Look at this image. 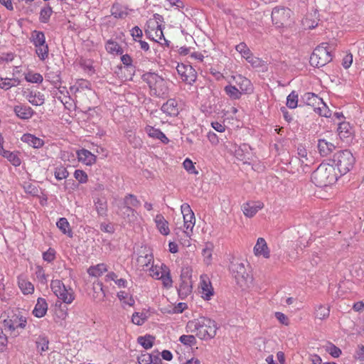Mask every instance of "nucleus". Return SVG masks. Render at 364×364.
I'll list each match as a JSON object with an SVG mask.
<instances>
[{"label":"nucleus","instance_id":"obj_42","mask_svg":"<svg viewBox=\"0 0 364 364\" xmlns=\"http://www.w3.org/2000/svg\"><path fill=\"white\" fill-rule=\"evenodd\" d=\"M53 13L50 6H46L43 8L40 12V21L42 23H47Z\"/></svg>","mask_w":364,"mask_h":364},{"label":"nucleus","instance_id":"obj_23","mask_svg":"<svg viewBox=\"0 0 364 364\" xmlns=\"http://www.w3.org/2000/svg\"><path fill=\"white\" fill-rule=\"evenodd\" d=\"M318 13L316 11H314V14H308L303 20V25L309 29L314 28L318 25Z\"/></svg>","mask_w":364,"mask_h":364},{"label":"nucleus","instance_id":"obj_8","mask_svg":"<svg viewBox=\"0 0 364 364\" xmlns=\"http://www.w3.org/2000/svg\"><path fill=\"white\" fill-rule=\"evenodd\" d=\"M26 318L22 316L14 315L11 318L4 319V326L10 331L12 336H17L20 334L19 329H24L26 325Z\"/></svg>","mask_w":364,"mask_h":364},{"label":"nucleus","instance_id":"obj_37","mask_svg":"<svg viewBox=\"0 0 364 364\" xmlns=\"http://www.w3.org/2000/svg\"><path fill=\"white\" fill-rule=\"evenodd\" d=\"M4 157L6 158L15 166H18L21 163L18 154L14 152L9 151L4 152Z\"/></svg>","mask_w":364,"mask_h":364},{"label":"nucleus","instance_id":"obj_12","mask_svg":"<svg viewBox=\"0 0 364 364\" xmlns=\"http://www.w3.org/2000/svg\"><path fill=\"white\" fill-rule=\"evenodd\" d=\"M263 204L262 203H247L243 205L242 210L244 214L249 218L253 217L259 210L262 209Z\"/></svg>","mask_w":364,"mask_h":364},{"label":"nucleus","instance_id":"obj_59","mask_svg":"<svg viewBox=\"0 0 364 364\" xmlns=\"http://www.w3.org/2000/svg\"><path fill=\"white\" fill-rule=\"evenodd\" d=\"M138 362L139 364H151L154 362V360L151 355L146 353L141 354L138 358Z\"/></svg>","mask_w":364,"mask_h":364},{"label":"nucleus","instance_id":"obj_48","mask_svg":"<svg viewBox=\"0 0 364 364\" xmlns=\"http://www.w3.org/2000/svg\"><path fill=\"white\" fill-rule=\"evenodd\" d=\"M236 50L238 51L243 58H246L250 53V48L245 43H240L235 47Z\"/></svg>","mask_w":364,"mask_h":364},{"label":"nucleus","instance_id":"obj_9","mask_svg":"<svg viewBox=\"0 0 364 364\" xmlns=\"http://www.w3.org/2000/svg\"><path fill=\"white\" fill-rule=\"evenodd\" d=\"M178 73L183 81L188 85H192L196 80L197 73L190 65L178 64L176 68Z\"/></svg>","mask_w":364,"mask_h":364},{"label":"nucleus","instance_id":"obj_50","mask_svg":"<svg viewBox=\"0 0 364 364\" xmlns=\"http://www.w3.org/2000/svg\"><path fill=\"white\" fill-rule=\"evenodd\" d=\"M159 279L162 280L163 284L164 285V287H171L172 279H171V277L170 276V273H169V271L168 269L165 272H162V274H160Z\"/></svg>","mask_w":364,"mask_h":364},{"label":"nucleus","instance_id":"obj_1","mask_svg":"<svg viewBox=\"0 0 364 364\" xmlns=\"http://www.w3.org/2000/svg\"><path fill=\"white\" fill-rule=\"evenodd\" d=\"M186 328L191 333H196L200 339L207 340L216 335L217 326L215 321L206 317L188 321Z\"/></svg>","mask_w":364,"mask_h":364},{"label":"nucleus","instance_id":"obj_49","mask_svg":"<svg viewBox=\"0 0 364 364\" xmlns=\"http://www.w3.org/2000/svg\"><path fill=\"white\" fill-rule=\"evenodd\" d=\"M48 340L46 337H39L36 341L37 348L41 352L48 349Z\"/></svg>","mask_w":364,"mask_h":364},{"label":"nucleus","instance_id":"obj_51","mask_svg":"<svg viewBox=\"0 0 364 364\" xmlns=\"http://www.w3.org/2000/svg\"><path fill=\"white\" fill-rule=\"evenodd\" d=\"M212 252H213V245L212 244H207L205 245V247L203 250V255L205 257V260L207 263H209V262L211 259L212 257Z\"/></svg>","mask_w":364,"mask_h":364},{"label":"nucleus","instance_id":"obj_40","mask_svg":"<svg viewBox=\"0 0 364 364\" xmlns=\"http://www.w3.org/2000/svg\"><path fill=\"white\" fill-rule=\"evenodd\" d=\"M298 95L295 91H292L287 97V106L290 109H294L297 107Z\"/></svg>","mask_w":364,"mask_h":364},{"label":"nucleus","instance_id":"obj_13","mask_svg":"<svg viewBox=\"0 0 364 364\" xmlns=\"http://www.w3.org/2000/svg\"><path fill=\"white\" fill-rule=\"evenodd\" d=\"M154 221L157 229L162 235H168L169 234L168 223L162 215H156Z\"/></svg>","mask_w":364,"mask_h":364},{"label":"nucleus","instance_id":"obj_17","mask_svg":"<svg viewBox=\"0 0 364 364\" xmlns=\"http://www.w3.org/2000/svg\"><path fill=\"white\" fill-rule=\"evenodd\" d=\"M16 115L23 119H30L33 114V110L28 106L19 105L14 107Z\"/></svg>","mask_w":364,"mask_h":364},{"label":"nucleus","instance_id":"obj_3","mask_svg":"<svg viewBox=\"0 0 364 364\" xmlns=\"http://www.w3.org/2000/svg\"><path fill=\"white\" fill-rule=\"evenodd\" d=\"M142 80L149 87L151 95L158 97H166L168 94V82L155 73H146Z\"/></svg>","mask_w":364,"mask_h":364},{"label":"nucleus","instance_id":"obj_29","mask_svg":"<svg viewBox=\"0 0 364 364\" xmlns=\"http://www.w3.org/2000/svg\"><path fill=\"white\" fill-rule=\"evenodd\" d=\"M32 41L35 46L46 44V37L42 31H34L31 34Z\"/></svg>","mask_w":364,"mask_h":364},{"label":"nucleus","instance_id":"obj_52","mask_svg":"<svg viewBox=\"0 0 364 364\" xmlns=\"http://www.w3.org/2000/svg\"><path fill=\"white\" fill-rule=\"evenodd\" d=\"M16 82V80L13 79L6 78L3 80V79L1 78L0 88L7 90L11 87L15 86L16 85L14 82Z\"/></svg>","mask_w":364,"mask_h":364},{"label":"nucleus","instance_id":"obj_43","mask_svg":"<svg viewBox=\"0 0 364 364\" xmlns=\"http://www.w3.org/2000/svg\"><path fill=\"white\" fill-rule=\"evenodd\" d=\"M112 15L115 18H124L127 16V12L122 11L119 4H114L111 9Z\"/></svg>","mask_w":364,"mask_h":364},{"label":"nucleus","instance_id":"obj_20","mask_svg":"<svg viewBox=\"0 0 364 364\" xmlns=\"http://www.w3.org/2000/svg\"><path fill=\"white\" fill-rule=\"evenodd\" d=\"M200 292L204 299H210L211 296L213 294V289L209 281L202 280L200 286Z\"/></svg>","mask_w":364,"mask_h":364},{"label":"nucleus","instance_id":"obj_62","mask_svg":"<svg viewBox=\"0 0 364 364\" xmlns=\"http://www.w3.org/2000/svg\"><path fill=\"white\" fill-rule=\"evenodd\" d=\"M245 59L254 67H258L260 65V60L258 58L255 57L252 53Z\"/></svg>","mask_w":364,"mask_h":364},{"label":"nucleus","instance_id":"obj_18","mask_svg":"<svg viewBox=\"0 0 364 364\" xmlns=\"http://www.w3.org/2000/svg\"><path fill=\"white\" fill-rule=\"evenodd\" d=\"M79 161H82L86 165H91L95 163L96 156L90 151L86 149H82L77 151Z\"/></svg>","mask_w":364,"mask_h":364},{"label":"nucleus","instance_id":"obj_19","mask_svg":"<svg viewBox=\"0 0 364 364\" xmlns=\"http://www.w3.org/2000/svg\"><path fill=\"white\" fill-rule=\"evenodd\" d=\"M21 140L23 142L27 143L32 147L36 149L43 146V145L44 144V141L42 139L36 137L34 135H32L31 134H23L21 137Z\"/></svg>","mask_w":364,"mask_h":364},{"label":"nucleus","instance_id":"obj_30","mask_svg":"<svg viewBox=\"0 0 364 364\" xmlns=\"http://www.w3.org/2000/svg\"><path fill=\"white\" fill-rule=\"evenodd\" d=\"M107 271V267L105 264H99L94 267H90L87 269V272L90 276L99 277L102 273Z\"/></svg>","mask_w":364,"mask_h":364},{"label":"nucleus","instance_id":"obj_28","mask_svg":"<svg viewBox=\"0 0 364 364\" xmlns=\"http://www.w3.org/2000/svg\"><path fill=\"white\" fill-rule=\"evenodd\" d=\"M27 99L33 105L38 106L44 103L43 95H41V92L33 93L31 92L27 95Z\"/></svg>","mask_w":364,"mask_h":364},{"label":"nucleus","instance_id":"obj_16","mask_svg":"<svg viewBox=\"0 0 364 364\" xmlns=\"http://www.w3.org/2000/svg\"><path fill=\"white\" fill-rule=\"evenodd\" d=\"M303 99L307 105L313 107L315 110L321 104H323V100L312 92L306 93Z\"/></svg>","mask_w":364,"mask_h":364},{"label":"nucleus","instance_id":"obj_58","mask_svg":"<svg viewBox=\"0 0 364 364\" xmlns=\"http://www.w3.org/2000/svg\"><path fill=\"white\" fill-rule=\"evenodd\" d=\"M26 79L28 82H34V83H40L42 82L43 78L42 75L39 73L34 74H28Z\"/></svg>","mask_w":364,"mask_h":364},{"label":"nucleus","instance_id":"obj_32","mask_svg":"<svg viewBox=\"0 0 364 364\" xmlns=\"http://www.w3.org/2000/svg\"><path fill=\"white\" fill-rule=\"evenodd\" d=\"M93 296L95 299L102 300L105 296V294L103 290V285L101 282L97 281L93 283Z\"/></svg>","mask_w":364,"mask_h":364},{"label":"nucleus","instance_id":"obj_46","mask_svg":"<svg viewBox=\"0 0 364 364\" xmlns=\"http://www.w3.org/2000/svg\"><path fill=\"white\" fill-rule=\"evenodd\" d=\"M147 319V316L143 313H134L132 317V321L138 326L142 325Z\"/></svg>","mask_w":364,"mask_h":364},{"label":"nucleus","instance_id":"obj_44","mask_svg":"<svg viewBox=\"0 0 364 364\" xmlns=\"http://www.w3.org/2000/svg\"><path fill=\"white\" fill-rule=\"evenodd\" d=\"M124 203L130 207H138L140 205L139 200L132 194H128L124 198Z\"/></svg>","mask_w":364,"mask_h":364},{"label":"nucleus","instance_id":"obj_4","mask_svg":"<svg viewBox=\"0 0 364 364\" xmlns=\"http://www.w3.org/2000/svg\"><path fill=\"white\" fill-rule=\"evenodd\" d=\"M230 270L240 287H248L249 284L252 283V278L247 271L244 262L239 260L232 261L230 265Z\"/></svg>","mask_w":364,"mask_h":364},{"label":"nucleus","instance_id":"obj_47","mask_svg":"<svg viewBox=\"0 0 364 364\" xmlns=\"http://www.w3.org/2000/svg\"><path fill=\"white\" fill-rule=\"evenodd\" d=\"M179 341L184 345L192 346L196 343V340L193 335H182Z\"/></svg>","mask_w":364,"mask_h":364},{"label":"nucleus","instance_id":"obj_22","mask_svg":"<svg viewBox=\"0 0 364 364\" xmlns=\"http://www.w3.org/2000/svg\"><path fill=\"white\" fill-rule=\"evenodd\" d=\"M18 287L24 294H32L34 291L33 285L23 276L18 278Z\"/></svg>","mask_w":364,"mask_h":364},{"label":"nucleus","instance_id":"obj_38","mask_svg":"<svg viewBox=\"0 0 364 364\" xmlns=\"http://www.w3.org/2000/svg\"><path fill=\"white\" fill-rule=\"evenodd\" d=\"M154 30L151 31H146V35L148 36L149 38H151L154 41L159 42V40L162 38L163 36V31L161 28L160 26H157L156 30L154 31V36L152 34V32Z\"/></svg>","mask_w":364,"mask_h":364},{"label":"nucleus","instance_id":"obj_63","mask_svg":"<svg viewBox=\"0 0 364 364\" xmlns=\"http://www.w3.org/2000/svg\"><path fill=\"white\" fill-rule=\"evenodd\" d=\"M8 342L7 336L4 333L3 330L0 328V350H3Z\"/></svg>","mask_w":364,"mask_h":364},{"label":"nucleus","instance_id":"obj_53","mask_svg":"<svg viewBox=\"0 0 364 364\" xmlns=\"http://www.w3.org/2000/svg\"><path fill=\"white\" fill-rule=\"evenodd\" d=\"M317 110L321 116H323L325 117H330L331 116V110L327 107L326 105L323 102V104H321L320 106L317 107Z\"/></svg>","mask_w":364,"mask_h":364},{"label":"nucleus","instance_id":"obj_10","mask_svg":"<svg viewBox=\"0 0 364 364\" xmlns=\"http://www.w3.org/2000/svg\"><path fill=\"white\" fill-rule=\"evenodd\" d=\"M161 111L166 115L170 117H176L179 113L178 102L174 99H169L164 103L161 108Z\"/></svg>","mask_w":364,"mask_h":364},{"label":"nucleus","instance_id":"obj_2","mask_svg":"<svg viewBox=\"0 0 364 364\" xmlns=\"http://www.w3.org/2000/svg\"><path fill=\"white\" fill-rule=\"evenodd\" d=\"M338 178L333 165L321 164L311 175L312 182L318 187H325L334 183Z\"/></svg>","mask_w":364,"mask_h":364},{"label":"nucleus","instance_id":"obj_11","mask_svg":"<svg viewBox=\"0 0 364 364\" xmlns=\"http://www.w3.org/2000/svg\"><path fill=\"white\" fill-rule=\"evenodd\" d=\"M254 253L256 256H263L264 258L270 257L269 250L264 238L259 237L257 239L254 247Z\"/></svg>","mask_w":364,"mask_h":364},{"label":"nucleus","instance_id":"obj_39","mask_svg":"<svg viewBox=\"0 0 364 364\" xmlns=\"http://www.w3.org/2000/svg\"><path fill=\"white\" fill-rule=\"evenodd\" d=\"M36 53L41 60H44L48 56V46L47 44L36 46Z\"/></svg>","mask_w":364,"mask_h":364},{"label":"nucleus","instance_id":"obj_5","mask_svg":"<svg viewBox=\"0 0 364 364\" xmlns=\"http://www.w3.org/2000/svg\"><path fill=\"white\" fill-rule=\"evenodd\" d=\"M332 60L331 50L327 43L317 46L310 57V64L314 67H323Z\"/></svg>","mask_w":364,"mask_h":364},{"label":"nucleus","instance_id":"obj_45","mask_svg":"<svg viewBox=\"0 0 364 364\" xmlns=\"http://www.w3.org/2000/svg\"><path fill=\"white\" fill-rule=\"evenodd\" d=\"M152 259L153 257L151 255L146 254L144 256L141 255L137 258V263L144 269V267H149L152 261Z\"/></svg>","mask_w":364,"mask_h":364},{"label":"nucleus","instance_id":"obj_7","mask_svg":"<svg viewBox=\"0 0 364 364\" xmlns=\"http://www.w3.org/2000/svg\"><path fill=\"white\" fill-rule=\"evenodd\" d=\"M50 287L55 295L64 303L71 304L74 300L75 296L73 289H67L60 280H52Z\"/></svg>","mask_w":364,"mask_h":364},{"label":"nucleus","instance_id":"obj_34","mask_svg":"<svg viewBox=\"0 0 364 364\" xmlns=\"http://www.w3.org/2000/svg\"><path fill=\"white\" fill-rule=\"evenodd\" d=\"M338 132L341 139L348 137L350 134V124L346 122H340L338 124Z\"/></svg>","mask_w":364,"mask_h":364},{"label":"nucleus","instance_id":"obj_14","mask_svg":"<svg viewBox=\"0 0 364 364\" xmlns=\"http://www.w3.org/2000/svg\"><path fill=\"white\" fill-rule=\"evenodd\" d=\"M48 310V304L43 298H38L37 303L33 310V314L36 317L41 318L46 314Z\"/></svg>","mask_w":364,"mask_h":364},{"label":"nucleus","instance_id":"obj_55","mask_svg":"<svg viewBox=\"0 0 364 364\" xmlns=\"http://www.w3.org/2000/svg\"><path fill=\"white\" fill-rule=\"evenodd\" d=\"M167 269L168 268L166 266L161 267L160 268H159L157 267H151V268L150 269V270L151 272V275L153 277H155L156 279H159L160 274H162V272H165L167 270Z\"/></svg>","mask_w":364,"mask_h":364},{"label":"nucleus","instance_id":"obj_6","mask_svg":"<svg viewBox=\"0 0 364 364\" xmlns=\"http://www.w3.org/2000/svg\"><path fill=\"white\" fill-rule=\"evenodd\" d=\"M333 165L337 166L341 175L346 174L353 166L355 158L348 150L340 151L333 155Z\"/></svg>","mask_w":364,"mask_h":364},{"label":"nucleus","instance_id":"obj_41","mask_svg":"<svg viewBox=\"0 0 364 364\" xmlns=\"http://www.w3.org/2000/svg\"><path fill=\"white\" fill-rule=\"evenodd\" d=\"M54 175L55 178L60 181L66 178L68 176L69 173L64 166H59L55 168Z\"/></svg>","mask_w":364,"mask_h":364},{"label":"nucleus","instance_id":"obj_25","mask_svg":"<svg viewBox=\"0 0 364 364\" xmlns=\"http://www.w3.org/2000/svg\"><path fill=\"white\" fill-rule=\"evenodd\" d=\"M330 307L328 306H323L319 304L315 309V317L318 319H326L329 316Z\"/></svg>","mask_w":364,"mask_h":364},{"label":"nucleus","instance_id":"obj_24","mask_svg":"<svg viewBox=\"0 0 364 364\" xmlns=\"http://www.w3.org/2000/svg\"><path fill=\"white\" fill-rule=\"evenodd\" d=\"M181 282L178 289V291L180 296L186 297L191 292V286L188 279H184L183 275L181 276Z\"/></svg>","mask_w":364,"mask_h":364},{"label":"nucleus","instance_id":"obj_57","mask_svg":"<svg viewBox=\"0 0 364 364\" xmlns=\"http://www.w3.org/2000/svg\"><path fill=\"white\" fill-rule=\"evenodd\" d=\"M74 176L76 180H77L80 183H85L87 180V173L82 170H75L74 173Z\"/></svg>","mask_w":364,"mask_h":364},{"label":"nucleus","instance_id":"obj_64","mask_svg":"<svg viewBox=\"0 0 364 364\" xmlns=\"http://www.w3.org/2000/svg\"><path fill=\"white\" fill-rule=\"evenodd\" d=\"M181 210L183 216L191 215V214H194V213L193 212L190 205L188 203H183L181 206Z\"/></svg>","mask_w":364,"mask_h":364},{"label":"nucleus","instance_id":"obj_54","mask_svg":"<svg viewBox=\"0 0 364 364\" xmlns=\"http://www.w3.org/2000/svg\"><path fill=\"white\" fill-rule=\"evenodd\" d=\"M184 168L191 173L198 174V171L196 170V168L192 162V161L189 159H185L183 163Z\"/></svg>","mask_w":364,"mask_h":364},{"label":"nucleus","instance_id":"obj_26","mask_svg":"<svg viewBox=\"0 0 364 364\" xmlns=\"http://www.w3.org/2000/svg\"><path fill=\"white\" fill-rule=\"evenodd\" d=\"M183 226L186 228V230L184 231L186 235L188 237H190V232L188 230H190L191 232L193 231V228L195 225L196 223V218L194 214H191V215H187V216H183Z\"/></svg>","mask_w":364,"mask_h":364},{"label":"nucleus","instance_id":"obj_33","mask_svg":"<svg viewBox=\"0 0 364 364\" xmlns=\"http://www.w3.org/2000/svg\"><path fill=\"white\" fill-rule=\"evenodd\" d=\"M224 90L227 95L233 100L240 98L242 95V92H240L235 86H232L231 85L225 86Z\"/></svg>","mask_w":364,"mask_h":364},{"label":"nucleus","instance_id":"obj_60","mask_svg":"<svg viewBox=\"0 0 364 364\" xmlns=\"http://www.w3.org/2000/svg\"><path fill=\"white\" fill-rule=\"evenodd\" d=\"M146 132L148 134V135L150 137H152L154 139H156V137H159V134L161 132V130L158 129H155L153 127L147 126L145 128Z\"/></svg>","mask_w":364,"mask_h":364},{"label":"nucleus","instance_id":"obj_36","mask_svg":"<svg viewBox=\"0 0 364 364\" xmlns=\"http://www.w3.org/2000/svg\"><path fill=\"white\" fill-rule=\"evenodd\" d=\"M138 343L141 344L144 348H151L153 346L154 337L150 335L145 336H140L138 338Z\"/></svg>","mask_w":364,"mask_h":364},{"label":"nucleus","instance_id":"obj_31","mask_svg":"<svg viewBox=\"0 0 364 364\" xmlns=\"http://www.w3.org/2000/svg\"><path fill=\"white\" fill-rule=\"evenodd\" d=\"M56 225L57 227L63 232V233L68 234L69 237L73 236L72 231L70 228V224L66 218H60L59 220L57 222Z\"/></svg>","mask_w":364,"mask_h":364},{"label":"nucleus","instance_id":"obj_61","mask_svg":"<svg viewBox=\"0 0 364 364\" xmlns=\"http://www.w3.org/2000/svg\"><path fill=\"white\" fill-rule=\"evenodd\" d=\"M327 351L331 355L333 358H338L341 354V350L339 348L336 346L331 344L328 348H327Z\"/></svg>","mask_w":364,"mask_h":364},{"label":"nucleus","instance_id":"obj_21","mask_svg":"<svg viewBox=\"0 0 364 364\" xmlns=\"http://www.w3.org/2000/svg\"><path fill=\"white\" fill-rule=\"evenodd\" d=\"M118 213L124 219L132 221L136 218V211L130 206L124 203L119 208Z\"/></svg>","mask_w":364,"mask_h":364},{"label":"nucleus","instance_id":"obj_15","mask_svg":"<svg viewBox=\"0 0 364 364\" xmlns=\"http://www.w3.org/2000/svg\"><path fill=\"white\" fill-rule=\"evenodd\" d=\"M336 146L324 139H319L318 141V150L321 156H328L334 149Z\"/></svg>","mask_w":364,"mask_h":364},{"label":"nucleus","instance_id":"obj_56","mask_svg":"<svg viewBox=\"0 0 364 364\" xmlns=\"http://www.w3.org/2000/svg\"><path fill=\"white\" fill-rule=\"evenodd\" d=\"M297 154H298L299 160L301 161V163H305L308 161L307 151L302 145H299L298 146Z\"/></svg>","mask_w":364,"mask_h":364},{"label":"nucleus","instance_id":"obj_27","mask_svg":"<svg viewBox=\"0 0 364 364\" xmlns=\"http://www.w3.org/2000/svg\"><path fill=\"white\" fill-rule=\"evenodd\" d=\"M105 48L107 52L112 54L122 55L123 53L120 46L117 42L112 40L107 42Z\"/></svg>","mask_w":364,"mask_h":364},{"label":"nucleus","instance_id":"obj_35","mask_svg":"<svg viewBox=\"0 0 364 364\" xmlns=\"http://www.w3.org/2000/svg\"><path fill=\"white\" fill-rule=\"evenodd\" d=\"M236 82L238 84L239 87L240 89V92H248L251 90V82L250 81L241 75H239L237 78Z\"/></svg>","mask_w":364,"mask_h":364}]
</instances>
